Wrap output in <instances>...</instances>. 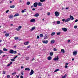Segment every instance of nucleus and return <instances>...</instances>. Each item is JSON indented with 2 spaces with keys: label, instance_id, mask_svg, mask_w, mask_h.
<instances>
[{
  "label": "nucleus",
  "instance_id": "c85d7f7f",
  "mask_svg": "<svg viewBox=\"0 0 78 78\" xmlns=\"http://www.w3.org/2000/svg\"><path fill=\"white\" fill-rule=\"evenodd\" d=\"M27 5H30V2H27Z\"/></svg>",
  "mask_w": 78,
  "mask_h": 78
},
{
  "label": "nucleus",
  "instance_id": "58836bf2",
  "mask_svg": "<svg viewBox=\"0 0 78 78\" xmlns=\"http://www.w3.org/2000/svg\"><path fill=\"white\" fill-rule=\"evenodd\" d=\"M15 74H16V73H12V75H14Z\"/></svg>",
  "mask_w": 78,
  "mask_h": 78
},
{
  "label": "nucleus",
  "instance_id": "72a5a7b5",
  "mask_svg": "<svg viewBox=\"0 0 78 78\" xmlns=\"http://www.w3.org/2000/svg\"><path fill=\"white\" fill-rule=\"evenodd\" d=\"M57 35H60V34H61V32H58L57 33Z\"/></svg>",
  "mask_w": 78,
  "mask_h": 78
},
{
  "label": "nucleus",
  "instance_id": "20e7f679",
  "mask_svg": "<svg viewBox=\"0 0 78 78\" xmlns=\"http://www.w3.org/2000/svg\"><path fill=\"white\" fill-rule=\"evenodd\" d=\"M43 43L44 44H47L48 42V40L46 41H42Z\"/></svg>",
  "mask_w": 78,
  "mask_h": 78
},
{
  "label": "nucleus",
  "instance_id": "0e129e2a",
  "mask_svg": "<svg viewBox=\"0 0 78 78\" xmlns=\"http://www.w3.org/2000/svg\"><path fill=\"white\" fill-rule=\"evenodd\" d=\"M66 65H68V64H69V63H66Z\"/></svg>",
  "mask_w": 78,
  "mask_h": 78
},
{
  "label": "nucleus",
  "instance_id": "f3484780",
  "mask_svg": "<svg viewBox=\"0 0 78 78\" xmlns=\"http://www.w3.org/2000/svg\"><path fill=\"white\" fill-rule=\"evenodd\" d=\"M25 70H27L29 71L30 70V68H26L25 69Z\"/></svg>",
  "mask_w": 78,
  "mask_h": 78
},
{
  "label": "nucleus",
  "instance_id": "aec40b11",
  "mask_svg": "<svg viewBox=\"0 0 78 78\" xmlns=\"http://www.w3.org/2000/svg\"><path fill=\"white\" fill-rule=\"evenodd\" d=\"M12 17H13V15H10L9 17V19H12Z\"/></svg>",
  "mask_w": 78,
  "mask_h": 78
},
{
  "label": "nucleus",
  "instance_id": "3c124183",
  "mask_svg": "<svg viewBox=\"0 0 78 78\" xmlns=\"http://www.w3.org/2000/svg\"><path fill=\"white\" fill-rule=\"evenodd\" d=\"M5 73H6V72L5 71H3V74H5Z\"/></svg>",
  "mask_w": 78,
  "mask_h": 78
},
{
  "label": "nucleus",
  "instance_id": "9d476101",
  "mask_svg": "<svg viewBox=\"0 0 78 78\" xmlns=\"http://www.w3.org/2000/svg\"><path fill=\"white\" fill-rule=\"evenodd\" d=\"M77 54V52L75 51L73 52V55H74V56H75Z\"/></svg>",
  "mask_w": 78,
  "mask_h": 78
},
{
  "label": "nucleus",
  "instance_id": "de8ad7c7",
  "mask_svg": "<svg viewBox=\"0 0 78 78\" xmlns=\"http://www.w3.org/2000/svg\"><path fill=\"white\" fill-rule=\"evenodd\" d=\"M3 53V51H2L1 50H0V54H1V53Z\"/></svg>",
  "mask_w": 78,
  "mask_h": 78
},
{
  "label": "nucleus",
  "instance_id": "338daca9",
  "mask_svg": "<svg viewBox=\"0 0 78 78\" xmlns=\"http://www.w3.org/2000/svg\"><path fill=\"white\" fill-rule=\"evenodd\" d=\"M34 58H33V59H32L31 60V61H33L34 59Z\"/></svg>",
  "mask_w": 78,
  "mask_h": 78
},
{
  "label": "nucleus",
  "instance_id": "39448f33",
  "mask_svg": "<svg viewBox=\"0 0 78 78\" xmlns=\"http://www.w3.org/2000/svg\"><path fill=\"white\" fill-rule=\"evenodd\" d=\"M37 2H35L34 4V7H37Z\"/></svg>",
  "mask_w": 78,
  "mask_h": 78
},
{
  "label": "nucleus",
  "instance_id": "f704fd0d",
  "mask_svg": "<svg viewBox=\"0 0 78 78\" xmlns=\"http://www.w3.org/2000/svg\"><path fill=\"white\" fill-rule=\"evenodd\" d=\"M45 0H40V2H45Z\"/></svg>",
  "mask_w": 78,
  "mask_h": 78
},
{
  "label": "nucleus",
  "instance_id": "09e8293b",
  "mask_svg": "<svg viewBox=\"0 0 78 78\" xmlns=\"http://www.w3.org/2000/svg\"><path fill=\"white\" fill-rule=\"evenodd\" d=\"M17 56H17V55L15 57H14V58H13V59H16V58H17Z\"/></svg>",
  "mask_w": 78,
  "mask_h": 78
},
{
  "label": "nucleus",
  "instance_id": "0eeeda50",
  "mask_svg": "<svg viewBox=\"0 0 78 78\" xmlns=\"http://www.w3.org/2000/svg\"><path fill=\"white\" fill-rule=\"evenodd\" d=\"M70 19H71V20H74V18H73V16H72L71 15H70Z\"/></svg>",
  "mask_w": 78,
  "mask_h": 78
},
{
  "label": "nucleus",
  "instance_id": "e433bc0d",
  "mask_svg": "<svg viewBox=\"0 0 78 78\" xmlns=\"http://www.w3.org/2000/svg\"><path fill=\"white\" fill-rule=\"evenodd\" d=\"M11 61L13 62L15 61V60H14V59H11Z\"/></svg>",
  "mask_w": 78,
  "mask_h": 78
},
{
  "label": "nucleus",
  "instance_id": "4c0bfd02",
  "mask_svg": "<svg viewBox=\"0 0 78 78\" xmlns=\"http://www.w3.org/2000/svg\"><path fill=\"white\" fill-rule=\"evenodd\" d=\"M53 50L54 51H57V49L55 48H54Z\"/></svg>",
  "mask_w": 78,
  "mask_h": 78
},
{
  "label": "nucleus",
  "instance_id": "cd10ccee",
  "mask_svg": "<svg viewBox=\"0 0 78 78\" xmlns=\"http://www.w3.org/2000/svg\"><path fill=\"white\" fill-rule=\"evenodd\" d=\"M67 76V75L65 74L64 76H62V78H65Z\"/></svg>",
  "mask_w": 78,
  "mask_h": 78
},
{
  "label": "nucleus",
  "instance_id": "6ab92c4d",
  "mask_svg": "<svg viewBox=\"0 0 78 78\" xmlns=\"http://www.w3.org/2000/svg\"><path fill=\"white\" fill-rule=\"evenodd\" d=\"M12 64V62H10L9 64H8L7 65V66L9 67V66H10V65H11V64Z\"/></svg>",
  "mask_w": 78,
  "mask_h": 78
},
{
  "label": "nucleus",
  "instance_id": "c9c22d12",
  "mask_svg": "<svg viewBox=\"0 0 78 78\" xmlns=\"http://www.w3.org/2000/svg\"><path fill=\"white\" fill-rule=\"evenodd\" d=\"M13 53L14 54H16L17 53V51H13Z\"/></svg>",
  "mask_w": 78,
  "mask_h": 78
},
{
  "label": "nucleus",
  "instance_id": "4468645a",
  "mask_svg": "<svg viewBox=\"0 0 78 78\" xmlns=\"http://www.w3.org/2000/svg\"><path fill=\"white\" fill-rule=\"evenodd\" d=\"M36 20L34 19H32L30 20L31 22H34Z\"/></svg>",
  "mask_w": 78,
  "mask_h": 78
},
{
  "label": "nucleus",
  "instance_id": "f8f14e48",
  "mask_svg": "<svg viewBox=\"0 0 78 78\" xmlns=\"http://www.w3.org/2000/svg\"><path fill=\"white\" fill-rule=\"evenodd\" d=\"M55 41L54 40H52L51 41V44H54L55 43Z\"/></svg>",
  "mask_w": 78,
  "mask_h": 78
},
{
  "label": "nucleus",
  "instance_id": "393cba45",
  "mask_svg": "<svg viewBox=\"0 0 78 78\" xmlns=\"http://www.w3.org/2000/svg\"><path fill=\"white\" fill-rule=\"evenodd\" d=\"M53 53L52 52H50V56H53Z\"/></svg>",
  "mask_w": 78,
  "mask_h": 78
},
{
  "label": "nucleus",
  "instance_id": "c03bdc74",
  "mask_svg": "<svg viewBox=\"0 0 78 78\" xmlns=\"http://www.w3.org/2000/svg\"><path fill=\"white\" fill-rule=\"evenodd\" d=\"M16 30H17V31H19V30H20V29H19V28H16Z\"/></svg>",
  "mask_w": 78,
  "mask_h": 78
},
{
  "label": "nucleus",
  "instance_id": "774afa93",
  "mask_svg": "<svg viewBox=\"0 0 78 78\" xmlns=\"http://www.w3.org/2000/svg\"><path fill=\"white\" fill-rule=\"evenodd\" d=\"M21 69H23V66L21 67Z\"/></svg>",
  "mask_w": 78,
  "mask_h": 78
},
{
  "label": "nucleus",
  "instance_id": "2f4dec72",
  "mask_svg": "<svg viewBox=\"0 0 78 78\" xmlns=\"http://www.w3.org/2000/svg\"><path fill=\"white\" fill-rule=\"evenodd\" d=\"M26 60H27V61H28V60H29V57H26Z\"/></svg>",
  "mask_w": 78,
  "mask_h": 78
},
{
  "label": "nucleus",
  "instance_id": "412c9836",
  "mask_svg": "<svg viewBox=\"0 0 78 78\" xmlns=\"http://www.w3.org/2000/svg\"><path fill=\"white\" fill-rule=\"evenodd\" d=\"M3 50L4 51H8V49H6L5 48H4L3 49Z\"/></svg>",
  "mask_w": 78,
  "mask_h": 78
},
{
  "label": "nucleus",
  "instance_id": "49530a36",
  "mask_svg": "<svg viewBox=\"0 0 78 78\" xmlns=\"http://www.w3.org/2000/svg\"><path fill=\"white\" fill-rule=\"evenodd\" d=\"M74 28L76 29V28H77V26H75L74 27Z\"/></svg>",
  "mask_w": 78,
  "mask_h": 78
},
{
  "label": "nucleus",
  "instance_id": "b1692460",
  "mask_svg": "<svg viewBox=\"0 0 78 78\" xmlns=\"http://www.w3.org/2000/svg\"><path fill=\"white\" fill-rule=\"evenodd\" d=\"M15 7V6H14V5H13L12 6H10V8H14Z\"/></svg>",
  "mask_w": 78,
  "mask_h": 78
},
{
  "label": "nucleus",
  "instance_id": "bb28decb",
  "mask_svg": "<svg viewBox=\"0 0 78 78\" xmlns=\"http://www.w3.org/2000/svg\"><path fill=\"white\" fill-rule=\"evenodd\" d=\"M29 44V42H28V41H27V42H25L24 43V45H27V44Z\"/></svg>",
  "mask_w": 78,
  "mask_h": 78
},
{
  "label": "nucleus",
  "instance_id": "ddd939ff",
  "mask_svg": "<svg viewBox=\"0 0 78 78\" xmlns=\"http://www.w3.org/2000/svg\"><path fill=\"white\" fill-rule=\"evenodd\" d=\"M38 6H42V3L41 2H38L37 3Z\"/></svg>",
  "mask_w": 78,
  "mask_h": 78
},
{
  "label": "nucleus",
  "instance_id": "8fccbe9b",
  "mask_svg": "<svg viewBox=\"0 0 78 78\" xmlns=\"http://www.w3.org/2000/svg\"><path fill=\"white\" fill-rule=\"evenodd\" d=\"M48 16H49V15H50V12H49L48 13Z\"/></svg>",
  "mask_w": 78,
  "mask_h": 78
},
{
  "label": "nucleus",
  "instance_id": "6e6552de",
  "mask_svg": "<svg viewBox=\"0 0 78 78\" xmlns=\"http://www.w3.org/2000/svg\"><path fill=\"white\" fill-rule=\"evenodd\" d=\"M70 20V18H69L66 19V20H65V22H69Z\"/></svg>",
  "mask_w": 78,
  "mask_h": 78
},
{
  "label": "nucleus",
  "instance_id": "5fc2aeb1",
  "mask_svg": "<svg viewBox=\"0 0 78 78\" xmlns=\"http://www.w3.org/2000/svg\"><path fill=\"white\" fill-rule=\"evenodd\" d=\"M78 20L76 19L75 20V22H78Z\"/></svg>",
  "mask_w": 78,
  "mask_h": 78
},
{
  "label": "nucleus",
  "instance_id": "423d86ee",
  "mask_svg": "<svg viewBox=\"0 0 78 78\" xmlns=\"http://www.w3.org/2000/svg\"><path fill=\"white\" fill-rule=\"evenodd\" d=\"M62 30L65 32H66V31H67V29L65 28H62Z\"/></svg>",
  "mask_w": 78,
  "mask_h": 78
},
{
  "label": "nucleus",
  "instance_id": "79ce46f5",
  "mask_svg": "<svg viewBox=\"0 0 78 78\" xmlns=\"http://www.w3.org/2000/svg\"><path fill=\"white\" fill-rule=\"evenodd\" d=\"M18 28L20 30V28H22V26H20Z\"/></svg>",
  "mask_w": 78,
  "mask_h": 78
},
{
  "label": "nucleus",
  "instance_id": "bf43d9fd",
  "mask_svg": "<svg viewBox=\"0 0 78 78\" xmlns=\"http://www.w3.org/2000/svg\"><path fill=\"white\" fill-rule=\"evenodd\" d=\"M30 46H28L27 47V48H30Z\"/></svg>",
  "mask_w": 78,
  "mask_h": 78
},
{
  "label": "nucleus",
  "instance_id": "a18cd8bd",
  "mask_svg": "<svg viewBox=\"0 0 78 78\" xmlns=\"http://www.w3.org/2000/svg\"><path fill=\"white\" fill-rule=\"evenodd\" d=\"M65 67L66 69H67V67H68V66H67V65H66L65 66Z\"/></svg>",
  "mask_w": 78,
  "mask_h": 78
},
{
  "label": "nucleus",
  "instance_id": "2eb2a0df",
  "mask_svg": "<svg viewBox=\"0 0 78 78\" xmlns=\"http://www.w3.org/2000/svg\"><path fill=\"white\" fill-rule=\"evenodd\" d=\"M48 59L50 61V60H51V57L50 56H49L48 58Z\"/></svg>",
  "mask_w": 78,
  "mask_h": 78
},
{
  "label": "nucleus",
  "instance_id": "680f3d73",
  "mask_svg": "<svg viewBox=\"0 0 78 78\" xmlns=\"http://www.w3.org/2000/svg\"><path fill=\"white\" fill-rule=\"evenodd\" d=\"M70 42V40H68V42Z\"/></svg>",
  "mask_w": 78,
  "mask_h": 78
},
{
  "label": "nucleus",
  "instance_id": "603ef678",
  "mask_svg": "<svg viewBox=\"0 0 78 78\" xmlns=\"http://www.w3.org/2000/svg\"><path fill=\"white\" fill-rule=\"evenodd\" d=\"M9 12V10H7L6 11V13H8V12Z\"/></svg>",
  "mask_w": 78,
  "mask_h": 78
},
{
  "label": "nucleus",
  "instance_id": "5701e85b",
  "mask_svg": "<svg viewBox=\"0 0 78 78\" xmlns=\"http://www.w3.org/2000/svg\"><path fill=\"white\" fill-rule=\"evenodd\" d=\"M9 34L7 33H6V34H5V36L6 37H8V36H9Z\"/></svg>",
  "mask_w": 78,
  "mask_h": 78
},
{
  "label": "nucleus",
  "instance_id": "6e6d98bb",
  "mask_svg": "<svg viewBox=\"0 0 78 78\" xmlns=\"http://www.w3.org/2000/svg\"><path fill=\"white\" fill-rule=\"evenodd\" d=\"M20 78H23V76H21Z\"/></svg>",
  "mask_w": 78,
  "mask_h": 78
},
{
  "label": "nucleus",
  "instance_id": "ea45409f",
  "mask_svg": "<svg viewBox=\"0 0 78 78\" xmlns=\"http://www.w3.org/2000/svg\"><path fill=\"white\" fill-rule=\"evenodd\" d=\"M40 37H43V35L42 34H40Z\"/></svg>",
  "mask_w": 78,
  "mask_h": 78
},
{
  "label": "nucleus",
  "instance_id": "69168bd1",
  "mask_svg": "<svg viewBox=\"0 0 78 78\" xmlns=\"http://www.w3.org/2000/svg\"><path fill=\"white\" fill-rule=\"evenodd\" d=\"M32 10H33V11H34V10H35V9L33 8V9H32Z\"/></svg>",
  "mask_w": 78,
  "mask_h": 78
},
{
  "label": "nucleus",
  "instance_id": "864d4df0",
  "mask_svg": "<svg viewBox=\"0 0 78 78\" xmlns=\"http://www.w3.org/2000/svg\"><path fill=\"white\" fill-rule=\"evenodd\" d=\"M23 13V12H25V11H24V10H22L21 11Z\"/></svg>",
  "mask_w": 78,
  "mask_h": 78
},
{
  "label": "nucleus",
  "instance_id": "f03ea898",
  "mask_svg": "<svg viewBox=\"0 0 78 78\" xmlns=\"http://www.w3.org/2000/svg\"><path fill=\"white\" fill-rule=\"evenodd\" d=\"M33 73H34V71H33V70L31 69L30 72L29 74L30 75H33Z\"/></svg>",
  "mask_w": 78,
  "mask_h": 78
},
{
  "label": "nucleus",
  "instance_id": "a19ab883",
  "mask_svg": "<svg viewBox=\"0 0 78 78\" xmlns=\"http://www.w3.org/2000/svg\"><path fill=\"white\" fill-rule=\"evenodd\" d=\"M7 78H10V76L9 75H8L7 76Z\"/></svg>",
  "mask_w": 78,
  "mask_h": 78
},
{
  "label": "nucleus",
  "instance_id": "a211bd4d",
  "mask_svg": "<svg viewBox=\"0 0 78 78\" xmlns=\"http://www.w3.org/2000/svg\"><path fill=\"white\" fill-rule=\"evenodd\" d=\"M19 16V14L18 13H16L15 14L14 16V17H16L17 16Z\"/></svg>",
  "mask_w": 78,
  "mask_h": 78
},
{
  "label": "nucleus",
  "instance_id": "4d7b16f0",
  "mask_svg": "<svg viewBox=\"0 0 78 78\" xmlns=\"http://www.w3.org/2000/svg\"><path fill=\"white\" fill-rule=\"evenodd\" d=\"M37 39H39V36H37Z\"/></svg>",
  "mask_w": 78,
  "mask_h": 78
},
{
  "label": "nucleus",
  "instance_id": "7c9ffc66",
  "mask_svg": "<svg viewBox=\"0 0 78 78\" xmlns=\"http://www.w3.org/2000/svg\"><path fill=\"white\" fill-rule=\"evenodd\" d=\"M55 33L54 32H53L51 34V36H53V35H55Z\"/></svg>",
  "mask_w": 78,
  "mask_h": 78
},
{
  "label": "nucleus",
  "instance_id": "4be33fe9",
  "mask_svg": "<svg viewBox=\"0 0 78 78\" xmlns=\"http://www.w3.org/2000/svg\"><path fill=\"white\" fill-rule=\"evenodd\" d=\"M61 52L63 53H65V51H64V50L63 49H62L61 50Z\"/></svg>",
  "mask_w": 78,
  "mask_h": 78
},
{
  "label": "nucleus",
  "instance_id": "052dcab7",
  "mask_svg": "<svg viewBox=\"0 0 78 78\" xmlns=\"http://www.w3.org/2000/svg\"><path fill=\"white\" fill-rule=\"evenodd\" d=\"M6 33V31H5L3 32V33Z\"/></svg>",
  "mask_w": 78,
  "mask_h": 78
},
{
  "label": "nucleus",
  "instance_id": "7ed1b4c3",
  "mask_svg": "<svg viewBox=\"0 0 78 78\" xmlns=\"http://www.w3.org/2000/svg\"><path fill=\"white\" fill-rule=\"evenodd\" d=\"M53 61H58V60H59V58L58 57V56H57V58H54L53 59Z\"/></svg>",
  "mask_w": 78,
  "mask_h": 78
},
{
  "label": "nucleus",
  "instance_id": "473e14b6",
  "mask_svg": "<svg viewBox=\"0 0 78 78\" xmlns=\"http://www.w3.org/2000/svg\"><path fill=\"white\" fill-rule=\"evenodd\" d=\"M59 69H57L55 70L54 71V72H58V71H59Z\"/></svg>",
  "mask_w": 78,
  "mask_h": 78
},
{
  "label": "nucleus",
  "instance_id": "c756f323",
  "mask_svg": "<svg viewBox=\"0 0 78 78\" xmlns=\"http://www.w3.org/2000/svg\"><path fill=\"white\" fill-rule=\"evenodd\" d=\"M14 38L15 40H17V39H19V37H15Z\"/></svg>",
  "mask_w": 78,
  "mask_h": 78
},
{
  "label": "nucleus",
  "instance_id": "dca6fc26",
  "mask_svg": "<svg viewBox=\"0 0 78 78\" xmlns=\"http://www.w3.org/2000/svg\"><path fill=\"white\" fill-rule=\"evenodd\" d=\"M35 28H36V27H33L32 28V29L30 30L31 31H33V30H34Z\"/></svg>",
  "mask_w": 78,
  "mask_h": 78
},
{
  "label": "nucleus",
  "instance_id": "9b49d317",
  "mask_svg": "<svg viewBox=\"0 0 78 78\" xmlns=\"http://www.w3.org/2000/svg\"><path fill=\"white\" fill-rule=\"evenodd\" d=\"M39 16V13H36L34 15V17H38Z\"/></svg>",
  "mask_w": 78,
  "mask_h": 78
},
{
  "label": "nucleus",
  "instance_id": "e2e57ef3",
  "mask_svg": "<svg viewBox=\"0 0 78 78\" xmlns=\"http://www.w3.org/2000/svg\"><path fill=\"white\" fill-rule=\"evenodd\" d=\"M16 47H17V45H15L14 46V48H16Z\"/></svg>",
  "mask_w": 78,
  "mask_h": 78
},
{
  "label": "nucleus",
  "instance_id": "f257e3e1",
  "mask_svg": "<svg viewBox=\"0 0 78 78\" xmlns=\"http://www.w3.org/2000/svg\"><path fill=\"white\" fill-rule=\"evenodd\" d=\"M55 16H59V12H55Z\"/></svg>",
  "mask_w": 78,
  "mask_h": 78
},
{
  "label": "nucleus",
  "instance_id": "13d9d810",
  "mask_svg": "<svg viewBox=\"0 0 78 78\" xmlns=\"http://www.w3.org/2000/svg\"><path fill=\"white\" fill-rule=\"evenodd\" d=\"M21 74H22V75H23V72H22L21 73Z\"/></svg>",
  "mask_w": 78,
  "mask_h": 78
},
{
  "label": "nucleus",
  "instance_id": "37998d69",
  "mask_svg": "<svg viewBox=\"0 0 78 78\" xmlns=\"http://www.w3.org/2000/svg\"><path fill=\"white\" fill-rule=\"evenodd\" d=\"M66 20V19H63L62 20V22H64Z\"/></svg>",
  "mask_w": 78,
  "mask_h": 78
},
{
  "label": "nucleus",
  "instance_id": "1a4fd4ad",
  "mask_svg": "<svg viewBox=\"0 0 78 78\" xmlns=\"http://www.w3.org/2000/svg\"><path fill=\"white\" fill-rule=\"evenodd\" d=\"M9 53L11 54H14V50H10L9 51Z\"/></svg>",
  "mask_w": 78,
  "mask_h": 78
},
{
  "label": "nucleus",
  "instance_id": "a878e982",
  "mask_svg": "<svg viewBox=\"0 0 78 78\" xmlns=\"http://www.w3.org/2000/svg\"><path fill=\"white\" fill-rule=\"evenodd\" d=\"M57 24L58 25H59V24H60V21H58L56 22Z\"/></svg>",
  "mask_w": 78,
  "mask_h": 78
}]
</instances>
